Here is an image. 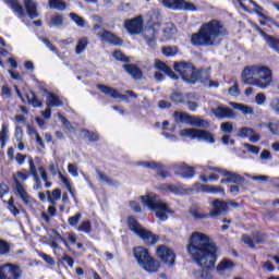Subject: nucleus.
<instances>
[{"label": "nucleus", "instance_id": "obj_12", "mask_svg": "<svg viewBox=\"0 0 279 279\" xmlns=\"http://www.w3.org/2000/svg\"><path fill=\"white\" fill-rule=\"evenodd\" d=\"M157 256L162 263L169 265V267L173 266V263H175V253L166 245L157 247Z\"/></svg>", "mask_w": 279, "mask_h": 279}, {"label": "nucleus", "instance_id": "obj_38", "mask_svg": "<svg viewBox=\"0 0 279 279\" xmlns=\"http://www.w3.org/2000/svg\"><path fill=\"white\" fill-rule=\"evenodd\" d=\"M26 99L33 108H43V101L38 99V96L34 92H28L26 94Z\"/></svg>", "mask_w": 279, "mask_h": 279}, {"label": "nucleus", "instance_id": "obj_9", "mask_svg": "<svg viewBox=\"0 0 279 279\" xmlns=\"http://www.w3.org/2000/svg\"><path fill=\"white\" fill-rule=\"evenodd\" d=\"M162 5L168 10H179L184 12H196L197 8L192 2L185 0H161Z\"/></svg>", "mask_w": 279, "mask_h": 279}, {"label": "nucleus", "instance_id": "obj_39", "mask_svg": "<svg viewBox=\"0 0 279 279\" xmlns=\"http://www.w3.org/2000/svg\"><path fill=\"white\" fill-rule=\"evenodd\" d=\"M87 47H88V38L87 37L80 38L75 47L76 56H82V53H84Z\"/></svg>", "mask_w": 279, "mask_h": 279}, {"label": "nucleus", "instance_id": "obj_60", "mask_svg": "<svg viewBox=\"0 0 279 279\" xmlns=\"http://www.w3.org/2000/svg\"><path fill=\"white\" fill-rule=\"evenodd\" d=\"M113 58H116V60L120 61V62H130V59L123 54V52H121V50H116L113 52Z\"/></svg>", "mask_w": 279, "mask_h": 279}, {"label": "nucleus", "instance_id": "obj_34", "mask_svg": "<svg viewBox=\"0 0 279 279\" xmlns=\"http://www.w3.org/2000/svg\"><path fill=\"white\" fill-rule=\"evenodd\" d=\"M7 3L13 10V12L17 13V16L20 19H23V16H25V10L19 3V0H7Z\"/></svg>", "mask_w": 279, "mask_h": 279}, {"label": "nucleus", "instance_id": "obj_50", "mask_svg": "<svg viewBox=\"0 0 279 279\" xmlns=\"http://www.w3.org/2000/svg\"><path fill=\"white\" fill-rule=\"evenodd\" d=\"M8 208L10 210V213H12V215H14V217H19V215H21V211L19 210V208H16V205H14V197H11L8 201Z\"/></svg>", "mask_w": 279, "mask_h": 279}, {"label": "nucleus", "instance_id": "obj_54", "mask_svg": "<svg viewBox=\"0 0 279 279\" xmlns=\"http://www.w3.org/2000/svg\"><path fill=\"white\" fill-rule=\"evenodd\" d=\"M269 108L279 117V97H275L269 101Z\"/></svg>", "mask_w": 279, "mask_h": 279}, {"label": "nucleus", "instance_id": "obj_21", "mask_svg": "<svg viewBox=\"0 0 279 279\" xmlns=\"http://www.w3.org/2000/svg\"><path fill=\"white\" fill-rule=\"evenodd\" d=\"M97 89L104 93V95H109L113 99H122V100L126 99L125 95L119 93L118 89H114L113 87H110L108 85L98 84Z\"/></svg>", "mask_w": 279, "mask_h": 279}, {"label": "nucleus", "instance_id": "obj_32", "mask_svg": "<svg viewBox=\"0 0 279 279\" xmlns=\"http://www.w3.org/2000/svg\"><path fill=\"white\" fill-rule=\"evenodd\" d=\"M142 166L143 167H147L148 169H157V173L161 178H167L169 175V172H167L165 170V168H162V166L160 163H158V162H155V161L143 162Z\"/></svg>", "mask_w": 279, "mask_h": 279}, {"label": "nucleus", "instance_id": "obj_42", "mask_svg": "<svg viewBox=\"0 0 279 279\" xmlns=\"http://www.w3.org/2000/svg\"><path fill=\"white\" fill-rule=\"evenodd\" d=\"M196 186H199L203 193H223V189L215 185H202L197 183Z\"/></svg>", "mask_w": 279, "mask_h": 279}, {"label": "nucleus", "instance_id": "obj_5", "mask_svg": "<svg viewBox=\"0 0 279 279\" xmlns=\"http://www.w3.org/2000/svg\"><path fill=\"white\" fill-rule=\"evenodd\" d=\"M28 178L29 173H27V170L17 171L12 175L14 195H16L25 206H32V204H34V198L31 197L24 185V182Z\"/></svg>", "mask_w": 279, "mask_h": 279}, {"label": "nucleus", "instance_id": "obj_7", "mask_svg": "<svg viewBox=\"0 0 279 279\" xmlns=\"http://www.w3.org/2000/svg\"><path fill=\"white\" fill-rule=\"evenodd\" d=\"M173 117L177 123H185L186 125H194V128H210L208 120L191 116L186 112L175 111Z\"/></svg>", "mask_w": 279, "mask_h": 279}, {"label": "nucleus", "instance_id": "obj_31", "mask_svg": "<svg viewBox=\"0 0 279 279\" xmlns=\"http://www.w3.org/2000/svg\"><path fill=\"white\" fill-rule=\"evenodd\" d=\"M242 241L245 245H248V247H254V243H263L265 241V234H256L253 239L248 235H242Z\"/></svg>", "mask_w": 279, "mask_h": 279}, {"label": "nucleus", "instance_id": "obj_2", "mask_svg": "<svg viewBox=\"0 0 279 279\" xmlns=\"http://www.w3.org/2000/svg\"><path fill=\"white\" fill-rule=\"evenodd\" d=\"M221 36H228V29L219 20H211L204 23L191 40L197 47H215L221 43Z\"/></svg>", "mask_w": 279, "mask_h": 279}, {"label": "nucleus", "instance_id": "obj_1", "mask_svg": "<svg viewBox=\"0 0 279 279\" xmlns=\"http://www.w3.org/2000/svg\"><path fill=\"white\" fill-rule=\"evenodd\" d=\"M186 252L198 267L215 269L219 247L207 234L199 231L193 232L189 239Z\"/></svg>", "mask_w": 279, "mask_h": 279}, {"label": "nucleus", "instance_id": "obj_15", "mask_svg": "<svg viewBox=\"0 0 279 279\" xmlns=\"http://www.w3.org/2000/svg\"><path fill=\"white\" fill-rule=\"evenodd\" d=\"M236 136L239 138H248L251 143H258L260 141V135L254 129L247 126L239 129Z\"/></svg>", "mask_w": 279, "mask_h": 279}, {"label": "nucleus", "instance_id": "obj_48", "mask_svg": "<svg viewBox=\"0 0 279 279\" xmlns=\"http://www.w3.org/2000/svg\"><path fill=\"white\" fill-rule=\"evenodd\" d=\"M162 53L167 58H173V56L178 54V48L177 47H171V46H166L162 48Z\"/></svg>", "mask_w": 279, "mask_h": 279}, {"label": "nucleus", "instance_id": "obj_61", "mask_svg": "<svg viewBox=\"0 0 279 279\" xmlns=\"http://www.w3.org/2000/svg\"><path fill=\"white\" fill-rule=\"evenodd\" d=\"M255 102L257 104V106H265V104H267V96L263 93H258L255 96Z\"/></svg>", "mask_w": 279, "mask_h": 279}, {"label": "nucleus", "instance_id": "obj_49", "mask_svg": "<svg viewBox=\"0 0 279 279\" xmlns=\"http://www.w3.org/2000/svg\"><path fill=\"white\" fill-rule=\"evenodd\" d=\"M63 23H64V19L62 17V15H53L50 20L49 26L60 27L63 25Z\"/></svg>", "mask_w": 279, "mask_h": 279}, {"label": "nucleus", "instance_id": "obj_24", "mask_svg": "<svg viewBox=\"0 0 279 279\" xmlns=\"http://www.w3.org/2000/svg\"><path fill=\"white\" fill-rule=\"evenodd\" d=\"M24 8L29 19H38V5L34 0H24Z\"/></svg>", "mask_w": 279, "mask_h": 279}, {"label": "nucleus", "instance_id": "obj_37", "mask_svg": "<svg viewBox=\"0 0 279 279\" xmlns=\"http://www.w3.org/2000/svg\"><path fill=\"white\" fill-rule=\"evenodd\" d=\"M274 136H279V120L271 119L264 124Z\"/></svg>", "mask_w": 279, "mask_h": 279}, {"label": "nucleus", "instance_id": "obj_59", "mask_svg": "<svg viewBox=\"0 0 279 279\" xmlns=\"http://www.w3.org/2000/svg\"><path fill=\"white\" fill-rule=\"evenodd\" d=\"M220 130L226 134H231V132L234 130V126L232 125V122H222Z\"/></svg>", "mask_w": 279, "mask_h": 279}, {"label": "nucleus", "instance_id": "obj_14", "mask_svg": "<svg viewBox=\"0 0 279 279\" xmlns=\"http://www.w3.org/2000/svg\"><path fill=\"white\" fill-rule=\"evenodd\" d=\"M97 36L99 37L100 40H104L105 43H109V45H114L117 47H121V45H123V39L112 34L110 31L100 29L97 33Z\"/></svg>", "mask_w": 279, "mask_h": 279}, {"label": "nucleus", "instance_id": "obj_6", "mask_svg": "<svg viewBox=\"0 0 279 279\" xmlns=\"http://www.w3.org/2000/svg\"><path fill=\"white\" fill-rule=\"evenodd\" d=\"M173 69L177 73H179V75H181L182 80L189 84H195V82L199 80V75H202V72L196 70L191 62H174Z\"/></svg>", "mask_w": 279, "mask_h": 279}, {"label": "nucleus", "instance_id": "obj_53", "mask_svg": "<svg viewBox=\"0 0 279 279\" xmlns=\"http://www.w3.org/2000/svg\"><path fill=\"white\" fill-rule=\"evenodd\" d=\"M82 219V213H76L74 216L70 217L68 219V223L72 227L75 228L77 223H80V220Z\"/></svg>", "mask_w": 279, "mask_h": 279}, {"label": "nucleus", "instance_id": "obj_25", "mask_svg": "<svg viewBox=\"0 0 279 279\" xmlns=\"http://www.w3.org/2000/svg\"><path fill=\"white\" fill-rule=\"evenodd\" d=\"M196 97L193 93L182 95L180 92H174L171 94L170 99L174 104H186L187 99H196Z\"/></svg>", "mask_w": 279, "mask_h": 279}, {"label": "nucleus", "instance_id": "obj_55", "mask_svg": "<svg viewBox=\"0 0 279 279\" xmlns=\"http://www.w3.org/2000/svg\"><path fill=\"white\" fill-rule=\"evenodd\" d=\"M5 254H10V243L0 240V256H5Z\"/></svg>", "mask_w": 279, "mask_h": 279}, {"label": "nucleus", "instance_id": "obj_57", "mask_svg": "<svg viewBox=\"0 0 279 279\" xmlns=\"http://www.w3.org/2000/svg\"><path fill=\"white\" fill-rule=\"evenodd\" d=\"M77 171H78L77 165H75V163L68 165V173H70V175H72V178L80 177V173Z\"/></svg>", "mask_w": 279, "mask_h": 279}, {"label": "nucleus", "instance_id": "obj_22", "mask_svg": "<svg viewBox=\"0 0 279 279\" xmlns=\"http://www.w3.org/2000/svg\"><path fill=\"white\" fill-rule=\"evenodd\" d=\"M134 256L138 265H141V267H143L145 263H147L151 258V256H149V252L147 251V248L143 246L134 248Z\"/></svg>", "mask_w": 279, "mask_h": 279}, {"label": "nucleus", "instance_id": "obj_3", "mask_svg": "<svg viewBox=\"0 0 279 279\" xmlns=\"http://www.w3.org/2000/svg\"><path fill=\"white\" fill-rule=\"evenodd\" d=\"M241 80L242 84H246V86H256V88L265 90L271 86L274 74L267 65L254 64L243 69Z\"/></svg>", "mask_w": 279, "mask_h": 279}, {"label": "nucleus", "instance_id": "obj_63", "mask_svg": "<svg viewBox=\"0 0 279 279\" xmlns=\"http://www.w3.org/2000/svg\"><path fill=\"white\" fill-rule=\"evenodd\" d=\"M185 104L187 105L189 110H192L193 112H195V110L199 108V105L195 102V98H187V101H185Z\"/></svg>", "mask_w": 279, "mask_h": 279}, {"label": "nucleus", "instance_id": "obj_10", "mask_svg": "<svg viewBox=\"0 0 279 279\" xmlns=\"http://www.w3.org/2000/svg\"><path fill=\"white\" fill-rule=\"evenodd\" d=\"M23 270L19 265L4 264L0 266V279H21Z\"/></svg>", "mask_w": 279, "mask_h": 279}, {"label": "nucleus", "instance_id": "obj_58", "mask_svg": "<svg viewBox=\"0 0 279 279\" xmlns=\"http://www.w3.org/2000/svg\"><path fill=\"white\" fill-rule=\"evenodd\" d=\"M245 149L248 151V154H254L255 156H258L260 154V147L254 146L252 144H244Z\"/></svg>", "mask_w": 279, "mask_h": 279}, {"label": "nucleus", "instance_id": "obj_18", "mask_svg": "<svg viewBox=\"0 0 279 279\" xmlns=\"http://www.w3.org/2000/svg\"><path fill=\"white\" fill-rule=\"evenodd\" d=\"M177 175L181 178H193L195 175V169L186 163H177L173 166Z\"/></svg>", "mask_w": 279, "mask_h": 279}, {"label": "nucleus", "instance_id": "obj_29", "mask_svg": "<svg viewBox=\"0 0 279 279\" xmlns=\"http://www.w3.org/2000/svg\"><path fill=\"white\" fill-rule=\"evenodd\" d=\"M258 32L265 38L268 47H270V49H274V51L279 53V39H276L275 37L267 35V33L263 32V29L260 28H258Z\"/></svg>", "mask_w": 279, "mask_h": 279}, {"label": "nucleus", "instance_id": "obj_33", "mask_svg": "<svg viewBox=\"0 0 279 279\" xmlns=\"http://www.w3.org/2000/svg\"><path fill=\"white\" fill-rule=\"evenodd\" d=\"M145 271H148L149 274H155V271H158L160 269V263L154 258H149L144 265L142 266Z\"/></svg>", "mask_w": 279, "mask_h": 279}, {"label": "nucleus", "instance_id": "obj_13", "mask_svg": "<svg viewBox=\"0 0 279 279\" xmlns=\"http://www.w3.org/2000/svg\"><path fill=\"white\" fill-rule=\"evenodd\" d=\"M124 27L129 34L136 36L143 32V16L138 15L124 22Z\"/></svg>", "mask_w": 279, "mask_h": 279}, {"label": "nucleus", "instance_id": "obj_20", "mask_svg": "<svg viewBox=\"0 0 279 279\" xmlns=\"http://www.w3.org/2000/svg\"><path fill=\"white\" fill-rule=\"evenodd\" d=\"M97 89L104 93V95H109L113 99H122V100L126 99L125 95L119 93L118 89H114L113 87H110L108 85L98 84Z\"/></svg>", "mask_w": 279, "mask_h": 279}, {"label": "nucleus", "instance_id": "obj_26", "mask_svg": "<svg viewBox=\"0 0 279 279\" xmlns=\"http://www.w3.org/2000/svg\"><path fill=\"white\" fill-rule=\"evenodd\" d=\"M156 34L157 31L154 27H149L144 31L143 36L148 47H156Z\"/></svg>", "mask_w": 279, "mask_h": 279}, {"label": "nucleus", "instance_id": "obj_47", "mask_svg": "<svg viewBox=\"0 0 279 279\" xmlns=\"http://www.w3.org/2000/svg\"><path fill=\"white\" fill-rule=\"evenodd\" d=\"M69 16L72 19V21H74V23H76L78 27H85L86 20H84V17L77 15L76 13H70Z\"/></svg>", "mask_w": 279, "mask_h": 279}, {"label": "nucleus", "instance_id": "obj_23", "mask_svg": "<svg viewBox=\"0 0 279 279\" xmlns=\"http://www.w3.org/2000/svg\"><path fill=\"white\" fill-rule=\"evenodd\" d=\"M154 66L155 69H157V71H162L163 73H166V75H168V77H170L171 80H178L175 72H173V70H171V68H169L167 63L160 61V59L155 60Z\"/></svg>", "mask_w": 279, "mask_h": 279}, {"label": "nucleus", "instance_id": "obj_19", "mask_svg": "<svg viewBox=\"0 0 279 279\" xmlns=\"http://www.w3.org/2000/svg\"><path fill=\"white\" fill-rule=\"evenodd\" d=\"M137 236H141L142 241H144L146 245H156V243L160 241V238L158 235L154 234L151 231L145 228L140 231Z\"/></svg>", "mask_w": 279, "mask_h": 279}, {"label": "nucleus", "instance_id": "obj_43", "mask_svg": "<svg viewBox=\"0 0 279 279\" xmlns=\"http://www.w3.org/2000/svg\"><path fill=\"white\" fill-rule=\"evenodd\" d=\"M159 189L160 191H166V193H174L175 195H180L182 193L180 186L173 184H162Z\"/></svg>", "mask_w": 279, "mask_h": 279}, {"label": "nucleus", "instance_id": "obj_30", "mask_svg": "<svg viewBox=\"0 0 279 279\" xmlns=\"http://www.w3.org/2000/svg\"><path fill=\"white\" fill-rule=\"evenodd\" d=\"M234 269V263L230 259H222L216 267V271H219L221 276L226 271H232Z\"/></svg>", "mask_w": 279, "mask_h": 279}, {"label": "nucleus", "instance_id": "obj_64", "mask_svg": "<svg viewBox=\"0 0 279 279\" xmlns=\"http://www.w3.org/2000/svg\"><path fill=\"white\" fill-rule=\"evenodd\" d=\"M1 97L2 99H10V97H12V89L7 85L2 86Z\"/></svg>", "mask_w": 279, "mask_h": 279}, {"label": "nucleus", "instance_id": "obj_35", "mask_svg": "<svg viewBox=\"0 0 279 279\" xmlns=\"http://www.w3.org/2000/svg\"><path fill=\"white\" fill-rule=\"evenodd\" d=\"M128 226L130 230L136 235H138L143 230V227L141 226V223H138V220H136V218H134L133 216L128 217Z\"/></svg>", "mask_w": 279, "mask_h": 279}, {"label": "nucleus", "instance_id": "obj_62", "mask_svg": "<svg viewBox=\"0 0 279 279\" xmlns=\"http://www.w3.org/2000/svg\"><path fill=\"white\" fill-rule=\"evenodd\" d=\"M8 138V124H2L0 132V142L2 145H5V140Z\"/></svg>", "mask_w": 279, "mask_h": 279}, {"label": "nucleus", "instance_id": "obj_56", "mask_svg": "<svg viewBox=\"0 0 279 279\" xmlns=\"http://www.w3.org/2000/svg\"><path fill=\"white\" fill-rule=\"evenodd\" d=\"M58 117L69 132H75V129L73 128V125H71V122L66 118H64L62 113H58Z\"/></svg>", "mask_w": 279, "mask_h": 279}, {"label": "nucleus", "instance_id": "obj_40", "mask_svg": "<svg viewBox=\"0 0 279 279\" xmlns=\"http://www.w3.org/2000/svg\"><path fill=\"white\" fill-rule=\"evenodd\" d=\"M48 5L50 10H59L60 12H64V10H66V2L62 0H49Z\"/></svg>", "mask_w": 279, "mask_h": 279}, {"label": "nucleus", "instance_id": "obj_46", "mask_svg": "<svg viewBox=\"0 0 279 279\" xmlns=\"http://www.w3.org/2000/svg\"><path fill=\"white\" fill-rule=\"evenodd\" d=\"M78 232H84L85 234H90L93 232V227L88 220L82 221L77 227Z\"/></svg>", "mask_w": 279, "mask_h": 279}, {"label": "nucleus", "instance_id": "obj_44", "mask_svg": "<svg viewBox=\"0 0 279 279\" xmlns=\"http://www.w3.org/2000/svg\"><path fill=\"white\" fill-rule=\"evenodd\" d=\"M231 106L232 108H234V110H240V112H242L243 114H252L254 112V110L250 106H245L236 102H231Z\"/></svg>", "mask_w": 279, "mask_h": 279}, {"label": "nucleus", "instance_id": "obj_27", "mask_svg": "<svg viewBox=\"0 0 279 279\" xmlns=\"http://www.w3.org/2000/svg\"><path fill=\"white\" fill-rule=\"evenodd\" d=\"M123 69L129 73V75H131V77H133V80H143V71H141L136 65L124 64Z\"/></svg>", "mask_w": 279, "mask_h": 279}, {"label": "nucleus", "instance_id": "obj_36", "mask_svg": "<svg viewBox=\"0 0 279 279\" xmlns=\"http://www.w3.org/2000/svg\"><path fill=\"white\" fill-rule=\"evenodd\" d=\"M47 106L54 107V108H62V106H64V102H62V100H60V97H58L53 93H48Z\"/></svg>", "mask_w": 279, "mask_h": 279}, {"label": "nucleus", "instance_id": "obj_51", "mask_svg": "<svg viewBox=\"0 0 279 279\" xmlns=\"http://www.w3.org/2000/svg\"><path fill=\"white\" fill-rule=\"evenodd\" d=\"M194 277L196 279H213V274L208 272V270H196Z\"/></svg>", "mask_w": 279, "mask_h": 279}, {"label": "nucleus", "instance_id": "obj_17", "mask_svg": "<svg viewBox=\"0 0 279 279\" xmlns=\"http://www.w3.org/2000/svg\"><path fill=\"white\" fill-rule=\"evenodd\" d=\"M228 210V205L226 202L220 199H215L211 202V209L209 211V217H219V215H223Z\"/></svg>", "mask_w": 279, "mask_h": 279}, {"label": "nucleus", "instance_id": "obj_8", "mask_svg": "<svg viewBox=\"0 0 279 279\" xmlns=\"http://www.w3.org/2000/svg\"><path fill=\"white\" fill-rule=\"evenodd\" d=\"M180 136L191 138L192 141H205L206 143H215L213 133L202 129H183L180 131Z\"/></svg>", "mask_w": 279, "mask_h": 279}, {"label": "nucleus", "instance_id": "obj_45", "mask_svg": "<svg viewBox=\"0 0 279 279\" xmlns=\"http://www.w3.org/2000/svg\"><path fill=\"white\" fill-rule=\"evenodd\" d=\"M177 28H175V25H173V23H167L165 25V28H163V35L166 36V38H171V36H174V34L177 33Z\"/></svg>", "mask_w": 279, "mask_h": 279}, {"label": "nucleus", "instance_id": "obj_28", "mask_svg": "<svg viewBox=\"0 0 279 279\" xmlns=\"http://www.w3.org/2000/svg\"><path fill=\"white\" fill-rule=\"evenodd\" d=\"M46 195L49 204H51L52 206H56V204H58V202H60L62 197V190L54 189L52 191H46Z\"/></svg>", "mask_w": 279, "mask_h": 279}, {"label": "nucleus", "instance_id": "obj_4", "mask_svg": "<svg viewBox=\"0 0 279 279\" xmlns=\"http://www.w3.org/2000/svg\"><path fill=\"white\" fill-rule=\"evenodd\" d=\"M141 202L146 208L149 210H154L156 217L160 221H167L169 219L168 215H171V209L169 208V204H167L166 199L160 198L155 193H148L145 196H141Z\"/></svg>", "mask_w": 279, "mask_h": 279}, {"label": "nucleus", "instance_id": "obj_16", "mask_svg": "<svg viewBox=\"0 0 279 279\" xmlns=\"http://www.w3.org/2000/svg\"><path fill=\"white\" fill-rule=\"evenodd\" d=\"M211 112L216 119H233V117H236L232 109L223 106L213 107Z\"/></svg>", "mask_w": 279, "mask_h": 279}, {"label": "nucleus", "instance_id": "obj_52", "mask_svg": "<svg viewBox=\"0 0 279 279\" xmlns=\"http://www.w3.org/2000/svg\"><path fill=\"white\" fill-rule=\"evenodd\" d=\"M190 213H191L192 217H194L196 220L208 219V217H210L209 214H204L199 209H191Z\"/></svg>", "mask_w": 279, "mask_h": 279}, {"label": "nucleus", "instance_id": "obj_11", "mask_svg": "<svg viewBox=\"0 0 279 279\" xmlns=\"http://www.w3.org/2000/svg\"><path fill=\"white\" fill-rule=\"evenodd\" d=\"M209 171H216L217 173H220V175H225L227 178V182L233 183V184H247L245 181V178H243L241 174H236L234 172H230L223 168L219 167H208Z\"/></svg>", "mask_w": 279, "mask_h": 279}, {"label": "nucleus", "instance_id": "obj_41", "mask_svg": "<svg viewBox=\"0 0 279 279\" xmlns=\"http://www.w3.org/2000/svg\"><path fill=\"white\" fill-rule=\"evenodd\" d=\"M96 173L99 182H104L105 184H108V186H114V181H112L106 172H101V170L96 169Z\"/></svg>", "mask_w": 279, "mask_h": 279}]
</instances>
